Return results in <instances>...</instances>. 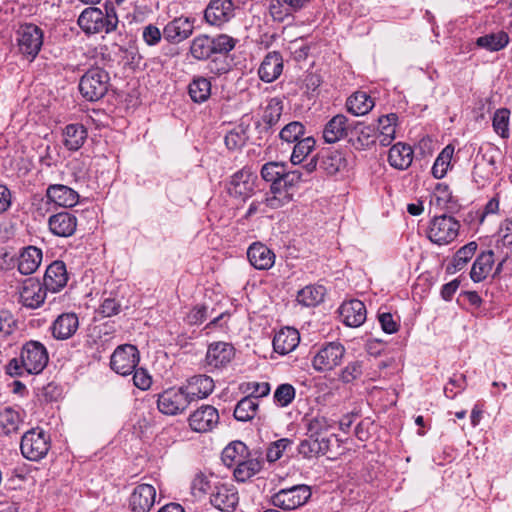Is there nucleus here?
<instances>
[{
    "label": "nucleus",
    "mask_w": 512,
    "mask_h": 512,
    "mask_svg": "<svg viewBox=\"0 0 512 512\" xmlns=\"http://www.w3.org/2000/svg\"><path fill=\"white\" fill-rule=\"evenodd\" d=\"M330 445L331 438L307 436L300 441L298 452L305 459L317 458L325 455L329 451Z\"/></svg>",
    "instance_id": "obj_26"
},
{
    "label": "nucleus",
    "mask_w": 512,
    "mask_h": 512,
    "mask_svg": "<svg viewBox=\"0 0 512 512\" xmlns=\"http://www.w3.org/2000/svg\"><path fill=\"white\" fill-rule=\"evenodd\" d=\"M293 441L288 438H281L277 441L272 442L266 451V459L268 462L273 463L279 460L287 448H290Z\"/></svg>",
    "instance_id": "obj_54"
},
{
    "label": "nucleus",
    "mask_w": 512,
    "mask_h": 512,
    "mask_svg": "<svg viewBox=\"0 0 512 512\" xmlns=\"http://www.w3.org/2000/svg\"><path fill=\"white\" fill-rule=\"evenodd\" d=\"M22 423L23 416L19 408L7 406L0 410V430L3 434L17 433Z\"/></svg>",
    "instance_id": "obj_35"
},
{
    "label": "nucleus",
    "mask_w": 512,
    "mask_h": 512,
    "mask_svg": "<svg viewBox=\"0 0 512 512\" xmlns=\"http://www.w3.org/2000/svg\"><path fill=\"white\" fill-rule=\"evenodd\" d=\"M304 134L305 126L299 121H292L282 128L279 137L287 143H292L303 138Z\"/></svg>",
    "instance_id": "obj_52"
},
{
    "label": "nucleus",
    "mask_w": 512,
    "mask_h": 512,
    "mask_svg": "<svg viewBox=\"0 0 512 512\" xmlns=\"http://www.w3.org/2000/svg\"><path fill=\"white\" fill-rule=\"evenodd\" d=\"M460 228V224L453 217L441 215L434 217L429 230L428 238L435 244L445 245L453 241Z\"/></svg>",
    "instance_id": "obj_9"
},
{
    "label": "nucleus",
    "mask_w": 512,
    "mask_h": 512,
    "mask_svg": "<svg viewBox=\"0 0 512 512\" xmlns=\"http://www.w3.org/2000/svg\"><path fill=\"white\" fill-rule=\"evenodd\" d=\"M259 403L253 397H244L237 404L234 409V417L241 422L252 420L258 410Z\"/></svg>",
    "instance_id": "obj_44"
},
{
    "label": "nucleus",
    "mask_w": 512,
    "mask_h": 512,
    "mask_svg": "<svg viewBox=\"0 0 512 512\" xmlns=\"http://www.w3.org/2000/svg\"><path fill=\"white\" fill-rule=\"evenodd\" d=\"M283 111V102L280 98H271L262 115V122L259 124L261 132H268L280 120Z\"/></svg>",
    "instance_id": "obj_37"
},
{
    "label": "nucleus",
    "mask_w": 512,
    "mask_h": 512,
    "mask_svg": "<svg viewBox=\"0 0 512 512\" xmlns=\"http://www.w3.org/2000/svg\"><path fill=\"white\" fill-rule=\"evenodd\" d=\"M325 288L323 286L308 285L298 291L297 301L299 304L311 307L323 301Z\"/></svg>",
    "instance_id": "obj_43"
},
{
    "label": "nucleus",
    "mask_w": 512,
    "mask_h": 512,
    "mask_svg": "<svg viewBox=\"0 0 512 512\" xmlns=\"http://www.w3.org/2000/svg\"><path fill=\"white\" fill-rule=\"evenodd\" d=\"M345 352V347L340 342H328L315 354L312 366L318 372L331 371L341 364Z\"/></svg>",
    "instance_id": "obj_8"
},
{
    "label": "nucleus",
    "mask_w": 512,
    "mask_h": 512,
    "mask_svg": "<svg viewBox=\"0 0 512 512\" xmlns=\"http://www.w3.org/2000/svg\"><path fill=\"white\" fill-rule=\"evenodd\" d=\"M109 86V73L100 67L88 69L79 80L80 94L90 102L102 99L107 94Z\"/></svg>",
    "instance_id": "obj_3"
},
{
    "label": "nucleus",
    "mask_w": 512,
    "mask_h": 512,
    "mask_svg": "<svg viewBox=\"0 0 512 512\" xmlns=\"http://www.w3.org/2000/svg\"><path fill=\"white\" fill-rule=\"evenodd\" d=\"M17 43L21 54L30 61L38 55L43 44V31L35 24L22 25L17 31Z\"/></svg>",
    "instance_id": "obj_10"
},
{
    "label": "nucleus",
    "mask_w": 512,
    "mask_h": 512,
    "mask_svg": "<svg viewBox=\"0 0 512 512\" xmlns=\"http://www.w3.org/2000/svg\"><path fill=\"white\" fill-rule=\"evenodd\" d=\"M510 111L506 108L498 109L493 116V129L503 139L510 136L509 129Z\"/></svg>",
    "instance_id": "obj_50"
},
{
    "label": "nucleus",
    "mask_w": 512,
    "mask_h": 512,
    "mask_svg": "<svg viewBox=\"0 0 512 512\" xmlns=\"http://www.w3.org/2000/svg\"><path fill=\"white\" fill-rule=\"evenodd\" d=\"M78 25L86 33H110L118 25V17L112 5L105 4V13L97 7H88L78 17Z\"/></svg>",
    "instance_id": "obj_2"
},
{
    "label": "nucleus",
    "mask_w": 512,
    "mask_h": 512,
    "mask_svg": "<svg viewBox=\"0 0 512 512\" xmlns=\"http://www.w3.org/2000/svg\"><path fill=\"white\" fill-rule=\"evenodd\" d=\"M245 458L235 466L233 472L236 481L243 483L259 473L264 465L263 453L259 449L249 451V456Z\"/></svg>",
    "instance_id": "obj_17"
},
{
    "label": "nucleus",
    "mask_w": 512,
    "mask_h": 512,
    "mask_svg": "<svg viewBox=\"0 0 512 512\" xmlns=\"http://www.w3.org/2000/svg\"><path fill=\"white\" fill-rule=\"evenodd\" d=\"M311 497L310 487L304 484L284 488L271 496V504L282 510H294L304 504Z\"/></svg>",
    "instance_id": "obj_5"
},
{
    "label": "nucleus",
    "mask_w": 512,
    "mask_h": 512,
    "mask_svg": "<svg viewBox=\"0 0 512 512\" xmlns=\"http://www.w3.org/2000/svg\"><path fill=\"white\" fill-rule=\"evenodd\" d=\"M191 402L207 398L214 390V381L210 376L195 375L182 385Z\"/></svg>",
    "instance_id": "obj_21"
},
{
    "label": "nucleus",
    "mask_w": 512,
    "mask_h": 512,
    "mask_svg": "<svg viewBox=\"0 0 512 512\" xmlns=\"http://www.w3.org/2000/svg\"><path fill=\"white\" fill-rule=\"evenodd\" d=\"M257 175L250 168L244 167L231 176L228 192L231 196L244 199L253 195Z\"/></svg>",
    "instance_id": "obj_12"
},
{
    "label": "nucleus",
    "mask_w": 512,
    "mask_h": 512,
    "mask_svg": "<svg viewBox=\"0 0 512 512\" xmlns=\"http://www.w3.org/2000/svg\"><path fill=\"white\" fill-rule=\"evenodd\" d=\"M309 2L310 0H271L269 12L274 20L283 21L286 16L301 10Z\"/></svg>",
    "instance_id": "obj_32"
},
{
    "label": "nucleus",
    "mask_w": 512,
    "mask_h": 512,
    "mask_svg": "<svg viewBox=\"0 0 512 512\" xmlns=\"http://www.w3.org/2000/svg\"><path fill=\"white\" fill-rule=\"evenodd\" d=\"M191 403L183 386H180L160 393L157 399V408L164 415L175 416L185 412Z\"/></svg>",
    "instance_id": "obj_6"
},
{
    "label": "nucleus",
    "mask_w": 512,
    "mask_h": 512,
    "mask_svg": "<svg viewBox=\"0 0 512 512\" xmlns=\"http://www.w3.org/2000/svg\"><path fill=\"white\" fill-rule=\"evenodd\" d=\"M121 303L114 297H107L103 300L99 307V313L103 317H111L120 312Z\"/></svg>",
    "instance_id": "obj_61"
},
{
    "label": "nucleus",
    "mask_w": 512,
    "mask_h": 512,
    "mask_svg": "<svg viewBox=\"0 0 512 512\" xmlns=\"http://www.w3.org/2000/svg\"><path fill=\"white\" fill-rule=\"evenodd\" d=\"M477 250V244L470 242L461 247L454 255L451 266L453 272L462 270L466 264L471 260Z\"/></svg>",
    "instance_id": "obj_49"
},
{
    "label": "nucleus",
    "mask_w": 512,
    "mask_h": 512,
    "mask_svg": "<svg viewBox=\"0 0 512 512\" xmlns=\"http://www.w3.org/2000/svg\"><path fill=\"white\" fill-rule=\"evenodd\" d=\"M188 93L195 103L207 101L211 95V82L203 77H194L188 86Z\"/></svg>",
    "instance_id": "obj_41"
},
{
    "label": "nucleus",
    "mask_w": 512,
    "mask_h": 512,
    "mask_svg": "<svg viewBox=\"0 0 512 512\" xmlns=\"http://www.w3.org/2000/svg\"><path fill=\"white\" fill-rule=\"evenodd\" d=\"M453 153L454 148L451 145H447L437 156L432 166V174L436 179H441L446 175Z\"/></svg>",
    "instance_id": "obj_47"
},
{
    "label": "nucleus",
    "mask_w": 512,
    "mask_h": 512,
    "mask_svg": "<svg viewBox=\"0 0 512 512\" xmlns=\"http://www.w3.org/2000/svg\"><path fill=\"white\" fill-rule=\"evenodd\" d=\"M42 261V251L35 246L26 247L19 256L18 270L23 275L34 273Z\"/></svg>",
    "instance_id": "obj_34"
},
{
    "label": "nucleus",
    "mask_w": 512,
    "mask_h": 512,
    "mask_svg": "<svg viewBox=\"0 0 512 512\" xmlns=\"http://www.w3.org/2000/svg\"><path fill=\"white\" fill-rule=\"evenodd\" d=\"M16 321L11 312L0 310V338H5L13 333Z\"/></svg>",
    "instance_id": "obj_60"
},
{
    "label": "nucleus",
    "mask_w": 512,
    "mask_h": 512,
    "mask_svg": "<svg viewBox=\"0 0 512 512\" xmlns=\"http://www.w3.org/2000/svg\"><path fill=\"white\" fill-rule=\"evenodd\" d=\"M235 349L227 342H213L208 346L205 362L211 369L226 367L234 358Z\"/></svg>",
    "instance_id": "obj_15"
},
{
    "label": "nucleus",
    "mask_w": 512,
    "mask_h": 512,
    "mask_svg": "<svg viewBox=\"0 0 512 512\" xmlns=\"http://www.w3.org/2000/svg\"><path fill=\"white\" fill-rule=\"evenodd\" d=\"M347 109L356 116L365 115L374 107V101L364 91H357L346 102Z\"/></svg>",
    "instance_id": "obj_40"
},
{
    "label": "nucleus",
    "mask_w": 512,
    "mask_h": 512,
    "mask_svg": "<svg viewBox=\"0 0 512 512\" xmlns=\"http://www.w3.org/2000/svg\"><path fill=\"white\" fill-rule=\"evenodd\" d=\"M249 449L241 441H233L222 451L221 459L227 467L236 466L240 461L249 456Z\"/></svg>",
    "instance_id": "obj_39"
},
{
    "label": "nucleus",
    "mask_w": 512,
    "mask_h": 512,
    "mask_svg": "<svg viewBox=\"0 0 512 512\" xmlns=\"http://www.w3.org/2000/svg\"><path fill=\"white\" fill-rule=\"evenodd\" d=\"M348 119L343 114L332 117L324 126L323 139L326 143L333 144L345 138L348 133Z\"/></svg>",
    "instance_id": "obj_31"
},
{
    "label": "nucleus",
    "mask_w": 512,
    "mask_h": 512,
    "mask_svg": "<svg viewBox=\"0 0 512 512\" xmlns=\"http://www.w3.org/2000/svg\"><path fill=\"white\" fill-rule=\"evenodd\" d=\"M48 227L55 236L67 238L76 232L77 218L67 211L59 212L49 217Z\"/></svg>",
    "instance_id": "obj_23"
},
{
    "label": "nucleus",
    "mask_w": 512,
    "mask_h": 512,
    "mask_svg": "<svg viewBox=\"0 0 512 512\" xmlns=\"http://www.w3.org/2000/svg\"><path fill=\"white\" fill-rule=\"evenodd\" d=\"M46 197L49 202L64 208L73 207L79 201V194L62 184L49 185L46 190Z\"/></svg>",
    "instance_id": "obj_25"
},
{
    "label": "nucleus",
    "mask_w": 512,
    "mask_h": 512,
    "mask_svg": "<svg viewBox=\"0 0 512 512\" xmlns=\"http://www.w3.org/2000/svg\"><path fill=\"white\" fill-rule=\"evenodd\" d=\"M296 396V389L289 383L280 384L273 395L274 402L277 406L284 408L290 405Z\"/></svg>",
    "instance_id": "obj_51"
},
{
    "label": "nucleus",
    "mask_w": 512,
    "mask_h": 512,
    "mask_svg": "<svg viewBox=\"0 0 512 512\" xmlns=\"http://www.w3.org/2000/svg\"><path fill=\"white\" fill-rule=\"evenodd\" d=\"M156 490L150 484H140L134 488L129 498L132 512H149L155 503Z\"/></svg>",
    "instance_id": "obj_19"
},
{
    "label": "nucleus",
    "mask_w": 512,
    "mask_h": 512,
    "mask_svg": "<svg viewBox=\"0 0 512 512\" xmlns=\"http://www.w3.org/2000/svg\"><path fill=\"white\" fill-rule=\"evenodd\" d=\"M190 53L197 60L207 59L213 53L211 38L206 35L195 37L190 46Z\"/></svg>",
    "instance_id": "obj_48"
},
{
    "label": "nucleus",
    "mask_w": 512,
    "mask_h": 512,
    "mask_svg": "<svg viewBox=\"0 0 512 512\" xmlns=\"http://www.w3.org/2000/svg\"><path fill=\"white\" fill-rule=\"evenodd\" d=\"M493 264L494 252L492 250L484 251L479 254L471 268V279L477 283L483 281L492 270Z\"/></svg>",
    "instance_id": "obj_38"
},
{
    "label": "nucleus",
    "mask_w": 512,
    "mask_h": 512,
    "mask_svg": "<svg viewBox=\"0 0 512 512\" xmlns=\"http://www.w3.org/2000/svg\"><path fill=\"white\" fill-rule=\"evenodd\" d=\"M162 36L163 32L154 24H149L143 28L142 38L149 46L157 45L161 41Z\"/></svg>",
    "instance_id": "obj_62"
},
{
    "label": "nucleus",
    "mask_w": 512,
    "mask_h": 512,
    "mask_svg": "<svg viewBox=\"0 0 512 512\" xmlns=\"http://www.w3.org/2000/svg\"><path fill=\"white\" fill-rule=\"evenodd\" d=\"M46 291L48 290L38 280L29 278L21 288L20 302L27 308L36 309L44 303Z\"/></svg>",
    "instance_id": "obj_18"
},
{
    "label": "nucleus",
    "mask_w": 512,
    "mask_h": 512,
    "mask_svg": "<svg viewBox=\"0 0 512 512\" xmlns=\"http://www.w3.org/2000/svg\"><path fill=\"white\" fill-rule=\"evenodd\" d=\"M189 425L195 432L211 431L219 422V414L215 407L202 405L189 416Z\"/></svg>",
    "instance_id": "obj_16"
},
{
    "label": "nucleus",
    "mask_w": 512,
    "mask_h": 512,
    "mask_svg": "<svg viewBox=\"0 0 512 512\" xmlns=\"http://www.w3.org/2000/svg\"><path fill=\"white\" fill-rule=\"evenodd\" d=\"M509 42L507 33L500 31L497 33L486 34L476 40L477 46L489 51H499Z\"/></svg>",
    "instance_id": "obj_45"
},
{
    "label": "nucleus",
    "mask_w": 512,
    "mask_h": 512,
    "mask_svg": "<svg viewBox=\"0 0 512 512\" xmlns=\"http://www.w3.org/2000/svg\"><path fill=\"white\" fill-rule=\"evenodd\" d=\"M87 135V129L82 124H68L62 132L63 144L68 150L77 151L85 143Z\"/></svg>",
    "instance_id": "obj_33"
},
{
    "label": "nucleus",
    "mask_w": 512,
    "mask_h": 512,
    "mask_svg": "<svg viewBox=\"0 0 512 512\" xmlns=\"http://www.w3.org/2000/svg\"><path fill=\"white\" fill-rule=\"evenodd\" d=\"M347 162L339 151H331L322 155L320 168L328 175H334L346 168Z\"/></svg>",
    "instance_id": "obj_42"
},
{
    "label": "nucleus",
    "mask_w": 512,
    "mask_h": 512,
    "mask_svg": "<svg viewBox=\"0 0 512 512\" xmlns=\"http://www.w3.org/2000/svg\"><path fill=\"white\" fill-rule=\"evenodd\" d=\"M303 423L307 436L330 438L327 433L333 428L335 422L327 416L317 413L315 415H305Z\"/></svg>",
    "instance_id": "obj_29"
},
{
    "label": "nucleus",
    "mask_w": 512,
    "mask_h": 512,
    "mask_svg": "<svg viewBox=\"0 0 512 512\" xmlns=\"http://www.w3.org/2000/svg\"><path fill=\"white\" fill-rule=\"evenodd\" d=\"M49 360L46 347L39 341L26 342L19 357H14L5 366V372L11 377H22L41 373Z\"/></svg>",
    "instance_id": "obj_1"
},
{
    "label": "nucleus",
    "mask_w": 512,
    "mask_h": 512,
    "mask_svg": "<svg viewBox=\"0 0 512 512\" xmlns=\"http://www.w3.org/2000/svg\"><path fill=\"white\" fill-rule=\"evenodd\" d=\"M133 372H134V374H133L134 385L141 390L149 389L152 384V378L149 375V373L147 372V370H145L143 368H139V369L135 368V370Z\"/></svg>",
    "instance_id": "obj_63"
},
{
    "label": "nucleus",
    "mask_w": 512,
    "mask_h": 512,
    "mask_svg": "<svg viewBox=\"0 0 512 512\" xmlns=\"http://www.w3.org/2000/svg\"><path fill=\"white\" fill-rule=\"evenodd\" d=\"M68 281L66 265L63 261H53L46 269L43 285L53 293L62 290Z\"/></svg>",
    "instance_id": "obj_24"
},
{
    "label": "nucleus",
    "mask_w": 512,
    "mask_h": 512,
    "mask_svg": "<svg viewBox=\"0 0 512 512\" xmlns=\"http://www.w3.org/2000/svg\"><path fill=\"white\" fill-rule=\"evenodd\" d=\"M285 170V165L279 162H268L262 166L261 176L271 184L282 180Z\"/></svg>",
    "instance_id": "obj_53"
},
{
    "label": "nucleus",
    "mask_w": 512,
    "mask_h": 512,
    "mask_svg": "<svg viewBox=\"0 0 512 512\" xmlns=\"http://www.w3.org/2000/svg\"><path fill=\"white\" fill-rule=\"evenodd\" d=\"M239 502L237 489L231 485L221 482H214L210 492V503L216 509L224 512L234 511Z\"/></svg>",
    "instance_id": "obj_11"
},
{
    "label": "nucleus",
    "mask_w": 512,
    "mask_h": 512,
    "mask_svg": "<svg viewBox=\"0 0 512 512\" xmlns=\"http://www.w3.org/2000/svg\"><path fill=\"white\" fill-rule=\"evenodd\" d=\"M250 264L258 270H268L275 262V254L262 243H253L247 250Z\"/></svg>",
    "instance_id": "obj_27"
},
{
    "label": "nucleus",
    "mask_w": 512,
    "mask_h": 512,
    "mask_svg": "<svg viewBox=\"0 0 512 512\" xmlns=\"http://www.w3.org/2000/svg\"><path fill=\"white\" fill-rule=\"evenodd\" d=\"M214 483L202 473L197 474L191 483V490L195 496L206 494L213 489Z\"/></svg>",
    "instance_id": "obj_57"
},
{
    "label": "nucleus",
    "mask_w": 512,
    "mask_h": 512,
    "mask_svg": "<svg viewBox=\"0 0 512 512\" xmlns=\"http://www.w3.org/2000/svg\"><path fill=\"white\" fill-rule=\"evenodd\" d=\"M398 120V116L395 113H390L387 115H383L378 118V130L379 134L382 135H392L395 134L396 122Z\"/></svg>",
    "instance_id": "obj_59"
},
{
    "label": "nucleus",
    "mask_w": 512,
    "mask_h": 512,
    "mask_svg": "<svg viewBox=\"0 0 512 512\" xmlns=\"http://www.w3.org/2000/svg\"><path fill=\"white\" fill-rule=\"evenodd\" d=\"M235 16V5L232 0H210L205 11L206 22L214 26H222Z\"/></svg>",
    "instance_id": "obj_13"
},
{
    "label": "nucleus",
    "mask_w": 512,
    "mask_h": 512,
    "mask_svg": "<svg viewBox=\"0 0 512 512\" xmlns=\"http://www.w3.org/2000/svg\"><path fill=\"white\" fill-rule=\"evenodd\" d=\"M194 18L180 16L169 21L163 28L164 39L172 44H178L189 38L194 31Z\"/></svg>",
    "instance_id": "obj_14"
},
{
    "label": "nucleus",
    "mask_w": 512,
    "mask_h": 512,
    "mask_svg": "<svg viewBox=\"0 0 512 512\" xmlns=\"http://www.w3.org/2000/svg\"><path fill=\"white\" fill-rule=\"evenodd\" d=\"M213 53H228L236 45V40L226 34L211 38Z\"/></svg>",
    "instance_id": "obj_55"
},
{
    "label": "nucleus",
    "mask_w": 512,
    "mask_h": 512,
    "mask_svg": "<svg viewBox=\"0 0 512 512\" xmlns=\"http://www.w3.org/2000/svg\"><path fill=\"white\" fill-rule=\"evenodd\" d=\"M362 362L353 361L347 364V366L340 373V380L344 383H351L358 379L362 375Z\"/></svg>",
    "instance_id": "obj_58"
},
{
    "label": "nucleus",
    "mask_w": 512,
    "mask_h": 512,
    "mask_svg": "<svg viewBox=\"0 0 512 512\" xmlns=\"http://www.w3.org/2000/svg\"><path fill=\"white\" fill-rule=\"evenodd\" d=\"M224 141L229 150H236L245 145L247 136L242 128H238L227 133Z\"/></svg>",
    "instance_id": "obj_56"
},
{
    "label": "nucleus",
    "mask_w": 512,
    "mask_h": 512,
    "mask_svg": "<svg viewBox=\"0 0 512 512\" xmlns=\"http://www.w3.org/2000/svg\"><path fill=\"white\" fill-rule=\"evenodd\" d=\"M316 141L312 136L303 137L298 140L291 154V162L294 165L300 164L315 148Z\"/></svg>",
    "instance_id": "obj_46"
},
{
    "label": "nucleus",
    "mask_w": 512,
    "mask_h": 512,
    "mask_svg": "<svg viewBox=\"0 0 512 512\" xmlns=\"http://www.w3.org/2000/svg\"><path fill=\"white\" fill-rule=\"evenodd\" d=\"M413 160V150L409 145L401 142L393 145L388 154L390 165L396 169H407Z\"/></svg>",
    "instance_id": "obj_36"
},
{
    "label": "nucleus",
    "mask_w": 512,
    "mask_h": 512,
    "mask_svg": "<svg viewBox=\"0 0 512 512\" xmlns=\"http://www.w3.org/2000/svg\"><path fill=\"white\" fill-rule=\"evenodd\" d=\"M283 58L280 52L271 51L265 55L259 68L258 76L265 83L277 80L283 72Z\"/></svg>",
    "instance_id": "obj_22"
},
{
    "label": "nucleus",
    "mask_w": 512,
    "mask_h": 512,
    "mask_svg": "<svg viewBox=\"0 0 512 512\" xmlns=\"http://www.w3.org/2000/svg\"><path fill=\"white\" fill-rule=\"evenodd\" d=\"M79 327V320L75 313H63L52 324V335L58 340L72 337Z\"/></svg>",
    "instance_id": "obj_28"
},
{
    "label": "nucleus",
    "mask_w": 512,
    "mask_h": 512,
    "mask_svg": "<svg viewBox=\"0 0 512 512\" xmlns=\"http://www.w3.org/2000/svg\"><path fill=\"white\" fill-rule=\"evenodd\" d=\"M51 448V439L43 429L32 428L21 438L20 449L22 455L30 461L43 459Z\"/></svg>",
    "instance_id": "obj_4"
},
{
    "label": "nucleus",
    "mask_w": 512,
    "mask_h": 512,
    "mask_svg": "<svg viewBox=\"0 0 512 512\" xmlns=\"http://www.w3.org/2000/svg\"><path fill=\"white\" fill-rule=\"evenodd\" d=\"M338 311L341 321L349 327L361 326L367 316L364 303L358 299H352L342 303Z\"/></svg>",
    "instance_id": "obj_20"
},
{
    "label": "nucleus",
    "mask_w": 512,
    "mask_h": 512,
    "mask_svg": "<svg viewBox=\"0 0 512 512\" xmlns=\"http://www.w3.org/2000/svg\"><path fill=\"white\" fill-rule=\"evenodd\" d=\"M300 342L299 332L290 327L281 329L273 338V348L278 354L285 355L292 352Z\"/></svg>",
    "instance_id": "obj_30"
},
{
    "label": "nucleus",
    "mask_w": 512,
    "mask_h": 512,
    "mask_svg": "<svg viewBox=\"0 0 512 512\" xmlns=\"http://www.w3.org/2000/svg\"><path fill=\"white\" fill-rule=\"evenodd\" d=\"M140 361V353L136 346L123 344L118 346L110 357L111 369L122 376L133 373Z\"/></svg>",
    "instance_id": "obj_7"
},
{
    "label": "nucleus",
    "mask_w": 512,
    "mask_h": 512,
    "mask_svg": "<svg viewBox=\"0 0 512 512\" xmlns=\"http://www.w3.org/2000/svg\"><path fill=\"white\" fill-rule=\"evenodd\" d=\"M207 316V307L204 305H197L193 307L186 316V321L190 325L201 324Z\"/></svg>",
    "instance_id": "obj_64"
}]
</instances>
